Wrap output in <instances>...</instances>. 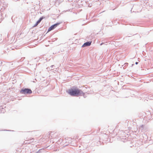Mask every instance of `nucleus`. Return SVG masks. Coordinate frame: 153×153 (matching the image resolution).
<instances>
[{
  "label": "nucleus",
  "instance_id": "obj_1",
  "mask_svg": "<svg viewBox=\"0 0 153 153\" xmlns=\"http://www.w3.org/2000/svg\"><path fill=\"white\" fill-rule=\"evenodd\" d=\"M68 93L71 95L73 96H78L84 94V93L81 90L78 88H71L69 90Z\"/></svg>",
  "mask_w": 153,
  "mask_h": 153
},
{
  "label": "nucleus",
  "instance_id": "obj_2",
  "mask_svg": "<svg viewBox=\"0 0 153 153\" xmlns=\"http://www.w3.org/2000/svg\"><path fill=\"white\" fill-rule=\"evenodd\" d=\"M20 92L22 94H31L32 93V91L30 89L25 88L24 89H22L21 91Z\"/></svg>",
  "mask_w": 153,
  "mask_h": 153
},
{
  "label": "nucleus",
  "instance_id": "obj_3",
  "mask_svg": "<svg viewBox=\"0 0 153 153\" xmlns=\"http://www.w3.org/2000/svg\"><path fill=\"white\" fill-rule=\"evenodd\" d=\"M60 23H57L51 26L48 29V32H49L51 30H53L56 27L59 25L60 24Z\"/></svg>",
  "mask_w": 153,
  "mask_h": 153
},
{
  "label": "nucleus",
  "instance_id": "obj_4",
  "mask_svg": "<svg viewBox=\"0 0 153 153\" xmlns=\"http://www.w3.org/2000/svg\"><path fill=\"white\" fill-rule=\"evenodd\" d=\"M91 42H87L85 43L82 46V47H85L86 46H90L91 44Z\"/></svg>",
  "mask_w": 153,
  "mask_h": 153
},
{
  "label": "nucleus",
  "instance_id": "obj_5",
  "mask_svg": "<svg viewBox=\"0 0 153 153\" xmlns=\"http://www.w3.org/2000/svg\"><path fill=\"white\" fill-rule=\"evenodd\" d=\"M44 18L43 17L40 18L37 21V24H39L41 22L42 20Z\"/></svg>",
  "mask_w": 153,
  "mask_h": 153
},
{
  "label": "nucleus",
  "instance_id": "obj_6",
  "mask_svg": "<svg viewBox=\"0 0 153 153\" xmlns=\"http://www.w3.org/2000/svg\"><path fill=\"white\" fill-rule=\"evenodd\" d=\"M39 24H37V22L36 23V24L34 25V27H36Z\"/></svg>",
  "mask_w": 153,
  "mask_h": 153
},
{
  "label": "nucleus",
  "instance_id": "obj_7",
  "mask_svg": "<svg viewBox=\"0 0 153 153\" xmlns=\"http://www.w3.org/2000/svg\"><path fill=\"white\" fill-rule=\"evenodd\" d=\"M138 62H136L135 63L136 64H138Z\"/></svg>",
  "mask_w": 153,
  "mask_h": 153
}]
</instances>
